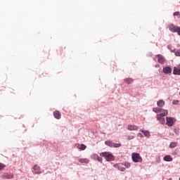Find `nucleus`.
<instances>
[{
  "label": "nucleus",
  "mask_w": 180,
  "mask_h": 180,
  "mask_svg": "<svg viewBox=\"0 0 180 180\" xmlns=\"http://www.w3.org/2000/svg\"><path fill=\"white\" fill-rule=\"evenodd\" d=\"M127 129L130 131H133V130H139V127L136 125L129 124L127 127Z\"/></svg>",
  "instance_id": "6e6552de"
},
{
  "label": "nucleus",
  "mask_w": 180,
  "mask_h": 180,
  "mask_svg": "<svg viewBox=\"0 0 180 180\" xmlns=\"http://www.w3.org/2000/svg\"><path fill=\"white\" fill-rule=\"evenodd\" d=\"M174 132L175 134H176L177 136H179V129H174Z\"/></svg>",
  "instance_id": "bb28decb"
},
{
  "label": "nucleus",
  "mask_w": 180,
  "mask_h": 180,
  "mask_svg": "<svg viewBox=\"0 0 180 180\" xmlns=\"http://www.w3.org/2000/svg\"><path fill=\"white\" fill-rule=\"evenodd\" d=\"M34 174H35V175H40V174H41V171L40 170H37V172H35Z\"/></svg>",
  "instance_id": "2f4dec72"
},
{
  "label": "nucleus",
  "mask_w": 180,
  "mask_h": 180,
  "mask_svg": "<svg viewBox=\"0 0 180 180\" xmlns=\"http://www.w3.org/2000/svg\"><path fill=\"white\" fill-rule=\"evenodd\" d=\"M174 16H179L180 17V13L179 11L174 12L173 13Z\"/></svg>",
  "instance_id": "c756f323"
},
{
  "label": "nucleus",
  "mask_w": 180,
  "mask_h": 180,
  "mask_svg": "<svg viewBox=\"0 0 180 180\" xmlns=\"http://www.w3.org/2000/svg\"><path fill=\"white\" fill-rule=\"evenodd\" d=\"M179 180H180V177H179Z\"/></svg>",
  "instance_id": "58836bf2"
},
{
  "label": "nucleus",
  "mask_w": 180,
  "mask_h": 180,
  "mask_svg": "<svg viewBox=\"0 0 180 180\" xmlns=\"http://www.w3.org/2000/svg\"><path fill=\"white\" fill-rule=\"evenodd\" d=\"M105 144L108 147H113V142L112 141H105Z\"/></svg>",
  "instance_id": "6ab92c4d"
},
{
  "label": "nucleus",
  "mask_w": 180,
  "mask_h": 180,
  "mask_svg": "<svg viewBox=\"0 0 180 180\" xmlns=\"http://www.w3.org/2000/svg\"><path fill=\"white\" fill-rule=\"evenodd\" d=\"M137 136L138 137H141V139H143V137H144V136L141 133H138Z\"/></svg>",
  "instance_id": "473e14b6"
},
{
  "label": "nucleus",
  "mask_w": 180,
  "mask_h": 180,
  "mask_svg": "<svg viewBox=\"0 0 180 180\" xmlns=\"http://www.w3.org/2000/svg\"><path fill=\"white\" fill-rule=\"evenodd\" d=\"M176 122V119L172 117H166V124L168 127H172L174 124Z\"/></svg>",
  "instance_id": "f03ea898"
},
{
  "label": "nucleus",
  "mask_w": 180,
  "mask_h": 180,
  "mask_svg": "<svg viewBox=\"0 0 180 180\" xmlns=\"http://www.w3.org/2000/svg\"><path fill=\"white\" fill-rule=\"evenodd\" d=\"M163 160L164 161H166V162H171V161L173 160L172 158L169 155L164 156Z\"/></svg>",
  "instance_id": "f8f14e48"
},
{
  "label": "nucleus",
  "mask_w": 180,
  "mask_h": 180,
  "mask_svg": "<svg viewBox=\"0 0 180 180\" xmlns=\"http://www.w3.org/2000/svg\"><path fill=\"white\" fill-rule=\"evenodd\" d=\"M167 115H168V110H163L161 113L158 114L156 116H158V117H164V116H167Z\"/></svg>",
  "instance_id": "9b49d317"
},
{
  "label": "nucleus",
  "mask_w": 180,
  "mask_h": 180,
  "mask_svg": "<svg viewBox=\"0 0 180 180\" xmlns=\"http://www.w3.org/2000/svg\"><path fill=\"white\" fill-rule=\"evenodd\" d=\"M79 162H80L81 164H88L89 161L88 159H79L78 160Z\"/></svg>",
  "instance_id": "aec40b11"
},
{
  "label": "nucleus",
  "mask_w": 180,
  "mask_h": 180,
  "mask_svg": "<svg viewBox=\"0 0 180 180\" xmlns=\"http://www.w3.org/2000/svg\"><path fill=\"white\" fill-rule=\"evenodd\" d=\"M176 146H178V142L173 141V142H171V143L169 144V148H175V147H176Z\"/></svg>",
  "instance_id": "a211bd4d"
},
{
  "label": "nucleus",
  "mask_w": 180,
  "mask_h": 180,
  "mask_svg": "<svg viewBox=\"0 0 180 180\" xmlns=\"http://www.w3.org/2000/svg\"><path fill=\"white\" fill-rule=\"evenodd\" d=\"M162 72H164V74H171V72H172V68L169 66L164 67L162 68Z\"/></svg>",
  "instance_id": "423d86ee"
},
{
  "label": "nucleus",
  "mask_w": 180,
  "mask_h": 180,
  "mask_svg": "<svg viewBox=\"0 0 180 180\" xmlns=\"http://www.w3.org/2000/svg\"><path fill=\"white\" fill-rule=\"evenodd\" d=\"M174 75H180V68L174 67L173 70Z\"/></svg>",
  "instance_id": "ddd939ff"
},
{
  "label": "nucleus",
  "mask_w": 180,
  "mask_h": 180,
  "mask_svg": "<svg viewBox=\"0 0 180 180\" xmlns=\"http://www.w3.org/2000/svg\"><path fill=\"white\" fill-rule=\"evenodd\" d=\"M6 165L4 163H0V171L5 168Z\"/></svg>",
  "instance_id": "a878e982"
},
{
  "label": "nucleus",
  "mask_w": 180,
  "mask_h": 180,
  "mask_svg": "<svg viewBox=\"0 0 180 180\" xmlns=\"http://www.w3.org/2000/svg\"><path fill=\"white\" fill-rule=\"evenodd\" d=\"M112 147H114V148H119V147H122V143H112Z\"/></svg>",
  "instance_id": "4be33fe9"
},
{
  "label": "nucleus",
  "mask_w": 180,
  "mask_h": 180,
  "mask_svg": "<svg viewBox=\"0 0 180 180\" xmlns=\"http://www.w3.org/2000/svg\"><path fill=\"white\" fill-rule=\"evenodd\" d=\"M179 102V101H178V100H173L172 101V104L173 105H178Z\"/></svg>",
  "instance_id": "c85d7f7f"
},
{
  "label": "nucleus",
  "mask_w": 180,
  "mask_h": 180,
  "mask_svg": "<svg viewBox=\"0 0 180 180\" xmlns=\"http://www.w3.org/2000/svg\"><path fill=\"white\" fill-rule=\"evenodd\" d=\"M96 157L99 162H102V158L98 156V155H96Z\"/></svg>",
  "instance_id": "cd10ccee"
},
{
  "label": "nucleus",
  "mask_w": 180,
  "mask_h": 180,
  "mask_svg": "<svg viewBox=\"0 0 180 180\" xmlns=\"http://www.w3.org/2000/svg\"><path fill=\"white\" fill-rule=\"evenodd\" d=\"M4 178H5V179H12V178H13V174H6L4 175Z\"/></svg>",
  "instance_id": "412c9836"
},
{
  "label": "nucleus",
  "mask_w": 180,
  "mask_h": 180,
  "mask_svg": "<svg viewBox=\"0 0 180 180\" xmlns=\"http://www.w3.org/2000/svg\"><path fill=\"white\" fill-rule=\"evenodd\" d=\"M79 150H85V148H86V146H85L84 143H82L80 145V146L79 147Z\"/></svg>",
  "instance_id": "b1692460"
},
{
  "label": "nucleus",
  "mask_w": 180,
  "mask_h": 180,
  "mask_svg": "<svg viewBox=\"0 0 180 180\" xmlns=\"http://www.w3.org/2000/svg\"><path fill=\"white\" fill-rule=\"evenodd\" d=\"M115 168H117V169H119V171H121L122 172H124L126 171V168L123 167V164L119 163L114 165Z\"/></svg>",
  "instance_id": "39448f33"
},
{
  "label": "nucleus",
  "mask_w": 180,
  "mask_h": 180,
  "mask_svg": "<svg viewBox=\"0 0 180 180\" xmlns=\"http://www.w3.org/2000/svg\"><path fill=\"white\" fill-rule=\"evenodd\" d=\"M53 116H54L55 119H58V120L61 119V113L59 111L56 110V111L53 112Z\"/></svg>",
  "instance_id": "9d476101"
},
{
  "label": "nucleus",
  "mask_w": 180,
  "mask_h": 180,
  "mask_svg": "<svg viewBox=\"0 0 180 180\" xmlns=\"http://www.w3.org/2000/svg\"><path fill=\"white\" fill-rule=\"evenodd\" d=\"M100 155L101 157H104L108 162L115 161V156L110 152H103Z\"/></svg>",
  "instance_id": "f257e3e1"
},
{
  "label": "nucleus",
  "mask_w": 180,
  "mask_h": 180,
  "mask_svg": "<svg viewBox=\"0 0 180 180\" xmlns=\"http://www.w3.org/2000/svg\"><path fill=\"white\" fill-rule=\"evenodd\" d=\"M124 167H126V168H130V167L131 166V164H130L129 162H125L124 164Z\"/></svg>",
  "instance_id": "393cba45"
},
{
  "label": "nucleus",
  "mask_w": 180,
  "mask_h": 180,
  "mask_svg": "<svg viewBox=\"0 0 180 180\" xmlns=\"http://www.w3.org/2000/svg\"><path fill=\"white\" fill-rule=\"evenodd\" d=\"M169 30L172 33H176L178 32L179 26H175L174 24L171 23L168 25Z\"/></svg>",
  "instance_id": "20e7f679"
},
{
  "label": "nucleus",
  "mask_w": 180,
  "mask_h": 180,
  "mask_svg": "<svg viewBox=\"0 0 180 180\" xmlns=\"http://www.w3.org/2000/svg\"><path fill=\"white\" fill-rule=\"evenodd\" d=\"M33 169H34V171H40L41 169V168H40L39 165H35L33 167Z\"/></svg>",
  "instance_id": "5701e85b"
},
{
  "label": "nucleus",
  "mask_w": 180,
  "mask_h": 180,
  "mask_svg": "<svg viewBox=\"0 0 180 180\" xmlns=\"http://www.w3.org/2000/svg\"><path fill=\"white\" fill-rule=\"evenodd\" d=\"M139 131H141V133H143V136H145V137H147L148 139L151 136L148 130L140 129Z\"/></svg>",
  "instance_id": "1a4fd4ad"
},
{
  "label": "nucleus",
  "mask_w": 180,
  "mask_h": 180,
  "mask_svg": "<svg viewBox=\"0 0 180 180\" xmlns=\"http://www.w3.org/2000/svg\"><path fill=\"white\" fill-rule=\"evenodd\" d=\"M101 134H104V136H105V132H101Z\"/></svg>",
  "instance_id": "4c0bfd02"
},
{
  "label": "nucleus",
  "mask_w": 180,
  "mask_h": 180,
  "mask_svg": "<svg viewBox=\"0 0 180 180\" xmlns=\"http://www.w3.org/2000/svg\"><path fill=\"white\" fill-rule=\"evenodd\" d=\"M164 105H165V101H163V100H159V101L157 102V105H158L159 108H162V106H164Z\"/></svg>",
  "instance_id": "2eb2a0df"
},
{
  "label": "nucleus",
  "mask_w": 180,
  "mask_h": 180,
  "mask_svg": "<svg viewBox=\"0 0 180 180\" xmlns=\"http://www.w3.org/2000/svg\"><path fill=\"white\" fill-rule=\"evenodd\" d=\"M171 52L175 53H176V49H172V50H171Z\"/></svg>",
  "instance_id": "c9c22d12"
},
{
  "label": "nucleus",
  "mask_w": 180,
  "mask_h": 180,
  "mask_svg": "<svg viewBox=\"0 0 180 180\" xmlns=\"http://www.w3.org/2000/svg\"><path fill=\"white\" fill-rule=\"evenodd\" d=\"M132 161L134 162H141L143 161V159L141 158V156H140L139 153H132Z\"/></svg>",
  "instance_id": "7ed1b4c3"
},
{
  "label": "nucleus",
  "mask_w": 180,
  "mask_h": 180,
  "mask_svg": "<svg viewBox=\"0 0 180 180\" xmlns=\"http://www.w3.org/2000/svg\"><path fill=\"white\" fill-rule=\"evenodd\" d=\"M156 119L160 124H165V118L156 116Z\"/></svg>",
  "instance_id": "4468645a"
},
{
  "label": "nucleus",
  "mask_w": 180,
  "mask_h": 180,
  "mask_svg": "<svg viewBox=\"0 0 180 180\" xmlns=\"http://www.w3.org/2000/svg\"><path fill=\"white\" fill-rule=\"evenodd\" d=\"M156 57L158 58V62L160 64H164V63H165V58H164L161 54H158Z\"/></svg>",
  "instance_id": "0eeeda50"
},
{
  "label": "nucleus",
  "mask_w": 180,
  "mask_h": 180,
  "mask_svg": "<svg viewBox=\"0 0 180 180\" xmlns=\"http://www.w3.org/2000/svg\"><path fill=\"white\" fill-rule=\"evenodd\" d=\"M175 56L176 57H180V50H178L177 51L175 52Z\"/></svg>",
  "instance_id": "7c9ffc66"
},
{
  "label": "nucleus",
  "mask_w": 180,
  "mask_h": 180,
  "mask_svg": "<svg viewBox=\"0 0 180 180\" xmlns=\"http://www.w3.org/2000/svg\"><path fill=\"white\" fill-rule=\"evenodd\" d=\"M153 112H155V113H161L164 109H162L161 108H153Z\"/></svg>",
  "instance_id": "f3484780"
},
{
  "label": "nucleus",
  "mask_w": 180,
  "mask_h": 180,
  "mask_svg": "<svg viewBox=\"0 0 180 180\" xmlns=\"http://www.w3.org/2000/svg\"><path fill=\"white\" fill-rule=\"evenodd\" d=\"M167 49H168L169 50H171V45H168V46H167Z\"/></svg>",
  "instance_id": "e433bc0d"
},
{
  "label": "nucleus",
  "mask_w": 180,
  "mask_h": 180,
  "mask_svg": "<svg viewBox=\"0 0 180 180\" xmlns=\"http://www.w3.org/2000/svg\"><path fill=\"white\" fill-rule=\"evenodd\" d=\"M134 139V136H129L127 140H133Z\"/></svg>",
  "instance_id": "72a5a7b5"
},
{
  "label": "nucleus",
  "mask_w": 180,
  "mask_h": 180,
  "mask_svg": "<svg viewBox=\"0 0 180 180\" xmlns=\"http://www.w3.org/2000/svg\"><path fill=\"white\" fill-rule=\"evenodd\" d=\"M134 79L131 78H125L124 79V82H126L128 85H130L131 84H133Z\"/></svg>",
  "instance_id": "dca6fc26"
},
{
  "label": "nucleus",
  "mask_w": 180,
  "mask_h": 180,
  "mask_svg": "<svg viewBox=\"0 0 180 180\" xmlns=\"http://www.w3.org/2000/svg\"><path fill=\"white\" fill-rule=\"evenodd\" d=\"M176 33L179 34V36H180V27H179Z\"/></svg>",
  "instance_id": "f704fd0d"
}]
</instances>
